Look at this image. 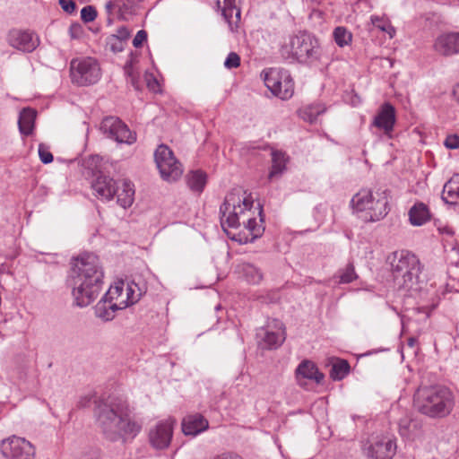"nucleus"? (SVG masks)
Masks as SVG:
<instances>
[{
	"mask_svg": "<svg viewBox=\"0 0 459 459\" xmlns=\"http://www.w3.org/2000/svg\"><path fill=\"white\" fill-rule=\"evenodd\" d=\"M442 199L450 204H459V174L454 175L444 186Z\"/></svg>",
	"mask_w": 459,
	"mask_h": 459,
	"instance_id": "28",
	"label": "nucleus"
},
{
	"mask_svg": "<svg viewBox=\"0 0 459 459\" xmlns=\"http://www.w3.org/2000/svg\"><path fill=\"white\" fill-rule=\"evenodd\" d=\"M117 186L113 178L100 175L96 178L92 187L97 196L109 201L116 194Z\"/></svg>",
	"mask_w": 459,
	"mask_h": 459,
	"instance_id": "23",
	"label": "nucleus"
},
{
	"mask_svg": "<svg viewBox=\"0 0 459 459\" xmlns=\"http://www.w3.org/2000/svg\"><path fill=\"white\" fill-rule=\"evenodd\" d=\"M107 298L120 310L135 304L142 297L143 290L134 281L116 280L106 293Z\"/></svg>",
	"mask_w": 459,
	"mask_h": 459,
	"instance_id": "7",
	"label": "nucleus"
},
{
	"mask_svg": "<svg viewBox=\"0 0 459 459\" xmlns=\"http://www.w3.org/2000/svg\"><path fill=\"white\" fill-rule=\"evenodd\" d=\"M408 215L410 223L413 226H421L428 222L431 218V213L428 205L421 202L416 203L409 210Z\"/></svg>",
	"mask_w": 459,
	"mask_h": 459,
	"instance_id": "26",
	"label": "nucleus"
},
{
	"mask_svg": "<svg viewBox=\"0 0 459 459\" xmlns=\"http://www.w3.org/2000/svg\"><path fill=\"white\" fill-rule=\"evenodd\" d=\"M118 204L123 208L130 207L134 200V187L131 181L124 179L117 186L116 194Z\"/></svg>",
	"mask_w": 459,
	"mask_h": 459,
	"instance_id": "25",
	"label": "nucleus"
},
{
	"mask_svg": "<svg viewBox=\"0 0 459 459\" xmlns=\"http://www.w3.org/2000/svg\"><path fill=\"white\" fill-rule=\"evenodd\" d=\"M221 223L228 237L240 244L254 241L264 232L262 209L254 208L250 194L242 189L230 192L221 206Z\"/></svg>",
	"mask_w": 459,
	"mask_h": 459,
	"instance_id": "1",
	"label": "nucleus"
},
{
	"mask_svg": "<svg viewBox=\"0 0 459 459\" xmlns=\"http://www.w3.org/2000/svg\"><path fill=\"white\" fill-rule=\"evenodd\" d=\"M395 122V109L393 105L386 102L380 107L372 121V126L382 131L388 138H391Z\"/></svg>",
	"mask_w": 459,
	"mask_h": 459,
	"instance_id": "16",
	"label": "nucleus"
},
{
	"mask_svg": "<svg viewBox=\"0 0 459 459\" xmlns=\"http://www.w3.org/2000/svg\"><path fill=\"white\" fill-rule=\"evenodd\" d=\"M36 111L32 108H23L19 116L18 125L19 130L23 135H30L34 129L36 119Z\"/></svg>",
	"mask_w": 459,
	"mask_h": 459,
	"instance_id": "29",
	"label": "nucleus"
},
{
	"mask_svg": "<svg viewBox=\"0 0 459 459\" xmlns=\"http://www.w3.org/2000/svg\"><path fill=\"white\" fill-rule=\"evenodd\" d=\"M434 50L444 56L459 54V31L442 33L437 37Z\"/></svg>",
	"mask_w": 459,
	"mask_h": 459,
	"instance_id": "17",
	"label": "nucleus"
},
{
	"mask_svg": "<svg viewBox=\"0 0 459 459\" xmlns=\"http://www.w3.org/2000/svg\"><path fill=\"white\" fill-rule=\"evenodd\" d=\"M154 160L162 179L174 182L183 174V167L174 152L165 144L158 146L154 152Z\"/></svg>",
	"mask_w": 459,
	"mask_h": 459,
	"instance_id": "8",
	"label": "nucleus"
},
{
	"mask_svg": "<svg viewBox=\"0 0 459 459\" xmlns=\"http://www.w3.org/2000/svg\"><path fill=\"white\" fill-rule=\"evenodd\" d=\"M59 4L68 13H74L76 8V4L73 0H59Z\"/></svg>",
	"mask_w": 459,
	"mask_h": 459,
	"instance_id": "44",
	"label": "nucleus"
},
{
	"mask_svg": "<svg viewBox=\"0 0 459 459\" xmlns=\"http://www.w3.org/2000/svg\"><path fill=\"white\" fill-rule=\"evenodd\" d=\"M75 276L73 280V296L79 307H87L99 296L103 271L99 258L94 255H83L76 259Z\"/></svg>",
	"mask_w": 459,
	"mask_h": 459,
	"instance_id": "3",
	"label": "nucleus"
},
{
	"mask_svg": "<svg viewBox=\"0 0 459 459\" xmlns=\"http://www.w3.org/2000/svg\"><path fill=\"white\" fill-rule=\"evenodd\" d=\"M9 43L17 49L31 52L39 45V39L32 32L13 30L9 33Z\"/></svg>",
	"mask_w": 459,
	"mask_h": 459,
	"instance_id": "19",
	"label": "nucleus"
},
{
	"mask_svg": "<svg viewBox=\"0 0 459 459\" xmlns=\"http://www.w3.org/2000/svg\"><path fill=\"white\" fill-rule=\"evenodd\" d=\"M0 450L6 459H34L35 448L25 438L13 436L2 441Z\"/></svg>",
	"mask_w": 459,
	"mask_h": 459,
	"instance_id": "12",
	"label": "nucleus"
},
{
	"mask_svg": "<svg viewBox=\"0 0 459 459\" xmlns=\"http://www.w3.org/2000/svg\"><path fill=\"white\" fill-rule=\"evenodd\" d=\"M100 130L118 143L132 144L136 140L135 134L118 117H105L100 124Z\"/></svg>",
	"mask_w": 459,
	"mask_h": 459,
	"instance_id": "13",
	"label": "nucleus"
},
{
	"mask_svg": "<svg viewBox=\"0 0 459 459\" xmlns=\"http://www.w3.org/2000/svg\"><path fill=\"white\" fill-rule=\"evenodd\" d=\"M114 303L105 297L100 300L95 307V314L98 317L101 318L104 321H109L114 318L115 313L117 310H120L118 307H115Z\"/></svg>",
	"mask_w": 459,
	"mask_h": 459,
	"instance_id": "30",
	"label": "nucleus"
},
{
	"mask_svg": "<svg viewBox=\"0 0 459 459\" xmlns=\"http://www.w3.org/2000/svg\"><path fill=\"white\" fill-rule=\"evenodd\" d=\"M82 459H101V456L99 452L94 451L84 455Z\"/></svg>",
	"mask_w": 459,
	"mask_h": 459,
	"instance_id": "47",
	"label": "nucleus"
},
{
	"mask_svg": "<svg viewBox=\"0 0 459 459\" xmlns=\"http://www.w3.org/2000/svg\"><path fill=\"white\" fill-rule=\"evenodd\" d=\"M439 232L443 235V244L446 250L456 251L459 253V242L454 238V231L448 226L438 227Z\"/></svg>",
	"mask_w": 459,
	"mask_h": 459,
	"instance_id": "33",
	"label": "nucleus"
},
{
	"mask_svg": "<svg viewBox=\"0 0 459 459\" xmlns=\"http://www.w3.org/2000/svg\"><path fill=\"white\" fill-rule=\"evenodd\" d=\"M395 444L391 440H379L371 444L367 449L369 459H392L395 455Z\"/></svg>",
	"mask_w": 459,
	"mask_h": 459,
	"instance_id": "21",
	"label": "nucleus"
},
{
	"mask_svg": "<svg viewBox=\"0 0 459 459\" xmlns=\"http://www.w3.org/2000/svg\"><path fill=\"white\" fill-rule=\"evenodd\" d=\"M69 33L71 38L73 39H78L82 33V27L78 24H73L69 28Z\"/></svg>",
	"mask_w": 459,
	"mask_h": 459,
	"instance_id": "45",
	"label": "nucleus"
},
{
	"mask_svg": "<svg viewBox=\"0 0 459 459\" xmlns=\"http://www.w3.org/2000/svg\"><path fill=\"white\" fill-rule=\"evenodd\" d=\"M218 9L221 11V13L228 22L230 30L234 31L238 29L240 22L241 11L240 2L241 0H215Z\"/></svg>",
	"mask_w": 459,
	"mask_h": 459,
	"instance_id": "18",
	"label": "nucleus"
},
{
	"mask_svg": "<svg viewBox=\"0 0 459 459\" xmlns=\"http://www.w3.org/2000/svg\"><path fill=\"white\" fill-rule=\"evenodd\" d=\"M417 340L413 337H411L408 339V345L412 348L414 347L415 343H416Z\"/></svg>",
	"mask_w": 459,
	"mask_h": 459,
	"instance_id": "50",
	"label": "nucleus"
},
{
	"mask_svg": "<svg viewBox=\"0 0 459 459\" xmlns=\"http://www.w3.org/2000/svg\"><path fill=\"white\" fill-rule=\"evenodd\" d=\"M224 65L228 69L237 68L240 65V57L235 52H230L225 59Z\"/></svg>",
	"mask_w": 459,
	"mask_h": 459,
	"instance_id": "40",
	"label": "nucleus"
},
{
	"mask_svg": "<svg viewBox=\"0 0 459 459\" xmlns=\"http://www.w3.org/2000/svg\"><path fill=\"white\" fill-rule=\"evenodd\" d=\"M455 399L452 391L444 385H420L414 394L415 402H450Z\"/></svg>",
	"mask_w": 459,
	"mask_h": 459,
	"instance_id": "14",
	"label": "nucleus"
},
{
	"mask_svg": "<svg viewBox=\"0 0 459 459\" xmlns=\"http://www.w3.org/2000/svg\"><path fill=\"white\" fill-rule=\"evenodd\" d=\"M186 183L191 190L201 193L206 184V176L200 170L191 171L186 176Z\"/></svg>",
	"mask_w": 459,
	"mask_h": 459,
	"instance_id": "31",
	"label": "nucleus"
},
{
	"mask_svg": "<svg viewBox=\"0 0 459 459\" xmlns=\"http://www.w3.org/2000/svg\"><path fill=\"white\" fill-rule=\"evenodd\" d=\"M265 86L281 100L290 99L294 92V82L290 74L281 69L269 68L262 74Z\"/></svg>",
	"mask_w": 459,
	"mask_h": 459,
	"instance_id": "9",
	"label": "nucleus"
},
{
	"mask_svg": "<svg viewBox=\"0 0 459 459\" xmlns=\"http://www.w3.org/2000/svg\"><path fill=\"white\" fill-rule=\"evenodd\" d=\"M295 377L299 386L307 388V383L320 385L324 382L325 375L319 371L316 365L308 359L299 363L295 370Z\"/></svg>",
	"mask_w": 459,
	"mask_h": 459,
	"instance_id": "15",
	"label": "nucleus"
},
{
	"mask_svg": "<svg viewBox=\"0 0 459 459\" xmlns=\"http://www.w3.org/2000/svg\"><path fill=\"white\" fill-rule=\"evenodd\" d=\"M72 82L78 86L91 85L99 82L101 70L98 61L90 56L77 57L70 63Z\"/></svg>",
	"mask_w": 459,
	"mask_h": 459,
	"instance_id": "6",
	"label": "nucleus"
},
{
	"mask_svg": "<svg viewBox=\"0 0 459 459\" xmlns=\"http://www.w3.org/2000/svg\"><path fill=\"white\" fill-rule=\"evenodd\" d=\"M415 409L429 418H441L452 411L451 403H413Z\"/></svg>",
	"mask_w": 459,
	"mask_h": 459,
	"instance_id": "24",
	"label": "nucleus"
},
{
	"mask_svg": "<svg viewBox=\"0 0 459 459\" xmlns=\"http://www.w3.org/2000/svg\"><path fill=\"white\" fill-rule=\"evenodd\" d=\"M151 77V74H146L147 86L152 91H158L160 88L159 82L155 78Z\"/></svg>",
	"mask_w": 459,
	"mask_h": 459,
	"instance_id": "46",
	"label": "nucleus"
},
{
	"mask_svg": "<svg viewBox=\"0 0 459 459\" xmlns=\"http://www.w3.org/2000/svg\"><path fill=\"white\" fill-rule=\"evenodd\" d=\"M284 49L298 60L303 62L317 53V43L308 34L299 33L290 39Z\"/></svg>",
	"mask_w": 459,
	"mask_h": 459,
	"instance_id": "10",
	"label": "nucleus"
},
{
	"mask_svg": "<svg viewBox=\"0 0 459 459\" xmlns=\"http://www.w3.org/2000/svg\"><path fill=\"white\" fill-rule=\"evenodd\" d=\"M146 40H147V33L145 30H141L136 33L135 37L134 38L133 45L134 48H141L143 46V42H145Z\"/></svg>",
	"mask_w": 459,
	"mask_h": 459,
	"instance_id": "43",
	"label": "nucleus"
},
{
	"mask_svg": "<svg viewBox=\"0 0 459 459\" xmlns=\"http://www.w3.org/2000/svg\"><path fill=\"white\" fill-rule=\"evenodd\" d=\"M453 94L455 96V101L459 104V83H457L453 90Z\"/></svg>",
	"mask_w": 459,
	"mask_h": 459,
	"instance_id": "49",
	"label": "nucleus"
},
{
	"mask_svg": "<svg viewBox=\"0 0 459 459\" xmlns=\"http://www.w3.org/2000/svg\"><path fill=\"white\" fill-rule=\"evenodd\" d=\"M289 157L281 151L273 150L272 152V167L268 174L270 180L280 177L285 170Z\"/></svg>",
	"mask_w": 459,
	"mask_h": 459,
	"instance_id": "27",
	"label": "nucleus"
},
{
	"mask_svg": "<svg viewBox=\"0 0 459 459\" xmlns=\"http://www.w3.org/2000/svg\"><path fill=\"white\" fill-rule=\"evenodd\" d=\"M94 417L97 426L110 441L134 438L143 427V420L125 403H96Z\"/></svg>",
	"mask_w": 459,
	"mask_h": 459,
	"instance_id": "2",
	"label": "nucleus"
},
{
	"mask_svg": "<svg viewBox=\"0 0 459 459\" xmlns=\"http://www.w3.org/2000/svg\"><path fill=\"white\" fill-rule=\"evenodd\" d=\"M39 155L40 160L45 164H48V163H50L53 161V155L49 152L48 148L44 143H40L39 145Z\"/></svg>",
	"mask_w": 459,
	"mask_h": 459,
	"instance_id": "41",
	"label": "nucleus"
},
{
	"mask_svg": "<svg viewBox=\"0 0 459 459\" xmlns=\"http://www.w3.org/2000/svg\"><path fill=\"white\" fill-rule=\"evenodd\" d=\"M240 271L243 273L245 279L252 284H257L263 279V273L261 271L253 264H243L240 266Z\"/></svg>",
	"mask_w": 459,
	"mask_h": 459,
	"instance_id": "34",
	"label": "nucleus"
},
{
	"mask_svg": "<svg viewBox=\"0 0 459 459\" xmlns=\"http://www.w3.org/2000/svg\"><path fill=\"white\" fill-rule=\"evenodd\" d=\"M357 278L353 264H349L340 274L341 283H350Z\"/></svg>",
	"mask_w": 459,
	"mask_h": 459,
	"instance_id": "38",
	"label": "nucleus"
},
{
	"mask_svg": "<svg viewBox=\"0 0 459 459\" xmlns=\"http://www.w3.org/2000/svg\"><path fill=\"white\" fill-rule=\"evenodd\" d=\"M350 368L351 367L347 360L337 359L330 369V377L333 380L340 381L349 374Z\"/></svg>",
	"mask_w": 459,
	"mask_h": 459,
	"instance_id": "32",
	"label": "nucleus"
},
{
	"mask_svg": "<svg viewBox=\"0 0 459 459\" xmlns=\"http://www.w3.org/2000/svg\"><path fill=\"white\" fill-rule=\"evenodd\" d=\"M390 264L394 281L399 288L411 290L417 284L421 267L414 254L396 251L390 256Z\"/></svg>",
	"mask_w": 459,
	"mask_h": 459,
	"instance_id": "4",
	"label": "nucleus"
},
{
	"mask_svg": "<svg viewBox=\"0 0 459 459\" xmlns=\"http://www.w3.org/2000/svg\"><path fill=\"white\" fill-rule=\"evenodd\" d=\"M182 432L186 436H196L206 430L209 427L208 420L200 413H193L184 417L182 423Z\"/></svg>",
	"mask_w": 459,
	"mask_h": 459,
	"instance_id": "20",
	"label": "nucleus"
},
{
	"mask_svg": "<svg viewBox=\"0 0 459 459\" xmlns=\"http://www.w3.org/2000/svg\"><path fill=\"white\" fill-rule=\"evenodd\" d=\"M268 327L272 329H269L264 333V337L263 338L264 342L269 349L278 348L285 340L286 333L283 324L281 321L274 319Z\"/></svg>",
	"mask_w": 459,
	"mask_h": 459,
	"instance_id": "22",
	"label": "nucleus"
},
{
	"mask_svg": "<svg viewBox=\"0 0 459 459\" xmlns=\"http://www.w3.org/2000/svg\"><path fill=\"white\" fill-rule=\"evenodd\" d=\"M400 427H401L400 431H401V433H402V434H403V431L405 430V429L407 428V426H403V423L401 422V423H400Z\"/></svg>",
	"mask_w": 459,
	"mask_h": 459,
	"instance_id": "51",
	"label": "nucleus"
},
{
	"mask_svg": "<svg viewBox=\"0 0 459 459\" xmlns=\"http://www.w3.org/2000/svg\"><path fill=\"white\" fill-rule=\"evenodd\" d=\"M387 197L385 192L373 193L361 189L351 199L353 209L365 221H377L387 214Z\"/></svg>",
	"mask_w": 459,
	"mask_h": 459,
	"instance_id": "5",
	"label": "nucleus"
},
{
	"mask_svg": "<svg viewBox=\"0 0 459 459\" xmlns=\"http://www.w3.org/2000/svg\"><path fill=\"white\" fill-rule=\"evenodd\" d=\"M333 35L335 43L341 48L349 46L352 41L351 32L342 26L336 27Z\"/></svg>",
	"mask_w": 459,
	"mask_h": 459,
	"instance_id": "36",
	"label": "nucleus"
},
{
	"mask_svg": "<svg viewBox=\"0 0 459 459\" xmlns=\"http://www.w3.org/2000/svg\"><path fill=\"white\" fill-rule=\"evenodd\" d=\"M444 145L447 149L455 150L459 148V135L450 134L445 139Z\"/></svg>",
	"mask_w": 459,
	"mask_h": 459,
	"instance_id": "42",
	"label": "nucleus"
},
{
	"mask_svg": "<svg viewBox=\"0 0 459 459\" xmlns=\"http://www.w3.org/2000/svg\"><path fill=\"white\" fill-rule=\"evenodd\" d=\"M175 425L176 420L169 417L159 420L151 427L148 433V440L152 447L157 450L167 449L171 443Z\"/></svg>",
	"mask_w": 459,
	"mask_h": 459,
	"instance_id": "11",
	"label": "nucleus"
},
{
	"mask_svg": "<svg viewBox=\"0 0 459 459\" xmlns=\"http://www.w3.org/2000/svg\"><path fill=\"white\" fill-rule=\"evenodd\" d=\"M215 459H242L238 455H222L220 456H217Z\"/></svg>",
	"mask_w": 459,
	"mask_h": 459,
	"instance_id": "48",
	"label": "nucleus"
},
{
	"mask_svg": "<svg viewBox=\"0 0 459 459\" xmlns=\"http://www.w3.org/2000/svg\"><path fill=\"white\" fill-rule=\"evenodd\" d=\"M136 63L131 59L126 65H125V73L130 77L131 83L135 87L138 88V79H139V74L136 71Z\"/></svg>",
	"mask_w": 459,
	"mask_h": 459,
	"instance_id": "37",
	"label": "nucleus"
},
{
	"mask_svg": "<svg viewBox=\"0 0 459 459\" xmlns=\"http://www.w3.org/2000/svg\"><path fill=\"white\" fill-rule=\"evenodd\" d=\"M97 17V12L94 7L88 5L81 10V18L84 22H93Z\"/></svg>",
	"mask_w": 459,
	"mask_h": 459,
	"instance_id": "39",
	"label": "nucleus"
},
{
	"mask_svg": "<svg viewBox=\"0 0 459 459\" xmlns=\"http://www.w3.org/2000/svg\"><path fill=\"white\" fill-rule=\"evenodd\" d=\"M371 23L378 30L386 32L392 39L395 35V29L390 23V21L385 16L373 15L370 18Z\"/></svg>",
	"mask_w": 459,
	"mask_h": 459,
	"instance_id": "35",
	"label": "nucleus"
}]
</instances>
